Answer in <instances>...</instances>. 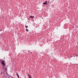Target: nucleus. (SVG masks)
Returning a JSON list of instances; mask_svg holds the SVG:
<instances>
[{"label": "nucleus", "mask_w": 78, "mask_h": 78, "mask_svg": "<svg viewBox=\"0 0 78 78\" xmlns=\"http://www.w3.org/2000/svg\"><path fill=\"white\" fill-rule=\"evenodd\" d=\"M1 64H2V65H3V66H5V61L3 60L2 62H1Z\"/></svg>", "instance_id": "nucleus-1"}, {"label": "nucleus", "mask_w": 78, "mask_h": 78, "mask_svg": "<svg viewBox=\"0 0 78 78\" xmlns=\"http://www.w3.org/2000/svg\"><path fill=\"white\" fill-rule=\"evenodd\" d=\"M43 5H47V2L46 1L45 2L43 3Z\"/></svg>", "instance_id": "nucleus-2"}, {"label": "nucleus", "mask_w": 78, "mask_h": 78, "mask_svg": "<svg viewBox=\"0 0 78 78\" xmlns=\"http://www.w3.org/2000/svg\"><path fill=\"white\" fill-rule=\"evenodd\" d=\"M34 16H30V18H32V19H33V18H34Z\"/></svg>", "instance_id": "nucleus-3"}, {"label": "nucleus", "mask_w": 78, "mask_h": 78, "mask_svg": "<svg viewBox=\"0 0 78 78\" xmlns=\"http://www.w3.org/2000/svg\"><path fill=\"white\" fill-rule=\"evenodd\" d=\"M16 75H17L18 78H19V76L18 75V73H16Z\"/></svg>", "instance_id": "nucleus-4"}, {"label": "nucleus", "mask_w": 78, "mask_h": 78, "mask_svg": "<svg viewBox=\"0 0 78 78\" xmlns=\"http://www.w3.org/2000/svg\"><path fill=\"white\" fill-rule=\"evenodd\" d=\"M28 75L30 78H31V76H30V75L29 74Z\"/></svg>", "instance_id": "nucleus-5"}, {"label": "nucleus", "mask_w": 78, "mask_h": 78, "mask_svg": "<svg viewBox=\"0 0 78 78\" xmlns=\"http://www.w3.org/2000/svg\"><path fill=\"white\" fill-rule=\"evenodd\" d=\"M25 27H26V28H28V26H25Z\"/></svg>", "instance_id": "nucleus-6"}, {"label": "nucleus", "mask_w": 78, "mask_h": 78, "mask_svg": "<svg viewBox=\"0 0 78 78\" xmlns=\"http://www.w3.org/2000/svg\"><path fill=\"white\" fill-rule=\"evenodd\" d=\"M26 31H28V30L27 29H26Z\"/></svg>", "instance_id": "nucleus-7"}, {"label": "nucleus", "mask_w": 78, "mask_h": 78, "mask_svg": "<svg viewBox=\"0 0 78 78\" xmlns=\"http://www.w3.org/2000/svg\"><path fill=\"white\" fill-rule=\"evenodd\" d=\"M5 70H6V71H7V68H5Z\"/></svg>", "instance_id": "nucleus-8"}]
</instances>
